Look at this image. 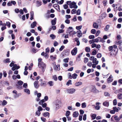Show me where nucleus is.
<instances>
[{
	"mask_svg": "<svg viewBox=\"0 0 122 122\" xmlns=\"http://www.w3.org/2000/svg\"><path fill=\"white\" fill-rule=\"evenodd\" d=\"M38 66L39 68H42V70L44 72V71L46 66V65L43 62H41V63H39V64H38Z\"/></svg>",
	"mask_w": 122,
	"mask_h": 122,
	"instance_id": "obj_1",
	"label": "nucleus"
},
{
	"mask_svg": "<svg viewBox=\"0 0 122 122\" xmlns=\"http://www.w3.org/2000/svg\"><path fill=\"white\" fill-rule=\"evenodd\" d=\"M99 26H101V25L99 24L97 22H94L93 23V27L94 28L97 29L98 28Z\"/></svg>",
	"mask_w": 122,
	"mask_h": 122,
	"instance_id": "obj_2",
	"label": "nucleus"
},
{
	"mask_svg": "<svg viewBox=\"0 0 122 122\" xmlns=\"http://www.w3.org/2000/svg\"><path fill=\"white\" fill-rule=\"evenodd\" d=\"M116 44L117 45H119V49L122 51V42L121 41H119L116 42Z\"/></svg>",
	"mask_w": 122,
	"mask_h": 122,
	"instance_id": "obj_3",
	"label": "nucleus"
},
{
	"mask_svg": "<svg viewBox=\"0 0 122 122\" xmlns=\"http://www.w3.org/2000/svg\"><path fill=\"white\" fill-rule=\"evenodd\" d=\"M75 89L73 88L68 89L67 90V93L70 94L73 93L75 92Z\"/></svg>",
	"mask_w": 122,
	"mask_h": 122,
	"instance_id": "obj_4",
	"label": "nucleus"
},
{
	"mask_svg": "<svg viewBox=\"0 0 122 122\" xmlns=\"http://www.w3.org/2000/svg\"><path fill=\"white\" fill-rule=\"evenodd\" d=\"M70 8H74L75 9H76L77 8V6L76 5V3L74 2H72L71 5H70Z\"/></svg>",
	"mask_w": 122,
	"mask_h": 122,
	"instance_id": "obj_5",
	"label": "nucleus"
},
{
	"mask_svg": "<svg viewBox=\"0 0 122 122\" xmlns=\"http://www.w3.org/2000/svg\"><path fill=\"white\" fill-rule=\"evenodd\" d=\"M77 52V48L76 47H75L71 51V53L72 55H75L76 54Z\"/></svg>",
	"mask_w": 122,
	"mask_h": 122,
	"instance_id": "obj_6",
	"label": "nucleus"
},
{
	"mask_svg": "<svg viewBox=\"0 0 122 122\" xmlns=\"http://www.w3.org/2000/svg\"><path fill=\"white\" fill-rule=\"evenodd\" d=\"M18 83L19 86H18V85H17V87L19 89L22 88V86L21 85L23 83V82L20 80L19 81H18Z\"/></svg>",
	"mask_w": 122,
	"mask_h": 122,
	"instance_id": "obj_7",
	"label": "nucleus"
},
{
	"mask_svg": "<svg viewBox=\"0 0 122 122\" xmlns=\"http://www.w3.org/2000/svg\"><path fill=\"white\" fill-rule=\"evenodd\" d=\"M73 30V28L71 27H69L68 29V32L69 33L70 35H72V32Z\"/></svg>",
	"mask_w": 122,
	"mask_h": 122,
	"instance_id": "obj_8",
	"label": "nucleus"
},
{
	"mask_svg": "<svg viewBox=\"0 0 122 122\" xmlns=\"http://www.w3.org/2000/svg\"><path fill=\"white\" fill-rule=\"evenodd\" d=\"M79 114L78 112L75 111L73 113L72 116L73 117H76L79 115Z\"/></svg>",
	"mask_w": 122,
	"mask_h": 122,
	"instance_id": "obj_9",
	"label": "nucleus"
},
{
	"mask_svg": "<svg viewBox=\"0 0 122 122\" xmlns=\"http://www.w3.org/2000/svg\"><path fill=\"white\" fill-rule=\"evenodd\" d=\"M42 5V2L41 1H36V6L37 7H39Z\"/></svg>",
	"mask_w": 122,
	"mask_h": 122,
	"instance_id": "obj_10",
	"label": "nucleus"
},
{
	"mask_svg": "<svg viewBox=\"0 0 122 122\" xmlns=\"http://www.w3.org/2000/svg\"><path fill=\"white\" fill-rule=\"evenodd\" d=\"M112 78V77L111 75L110 76L109 78L107 79V81L108 83H110L113 81V79Z\"/></svg>",
	"mask_w": 122,
	"mask_h": 122,
	"instance_id": "obj_11",
	"label": "nucleus"
},
{
	"mask_svg": "<svg viewBox=\"0 0 122 122\" xmlns=\"http://www.w3.org/2000/svg\"><path fill=\"white\" fill-rule=\"evenodd\" d=\"M38 81H35L34 83V85L35 88H38L39 87V85L38 84Z\"/></svg>",
	"mask_w": 122,
	"mask_h": 122,
	"instance_id": "obj_12",
	"label": "nucleus"
},
{
	"mask_svg": "<svg viewBox=\"0 0 122 122\" xmlns=\"http://www.w3.org/2000/svg\"><path fill=\"white\" fill-rule=\"evenodd\" d=\"M77 32L78 33L77 35L78 37H81L82 35V33L81 30H79L77 31Z\"/></svg>",
	"mask_w": 122,
	"mask_h": 122,
	"instance_id": "obj_13",
	"label": "nucleus"
},
{
	"mask_svg": "<svg viewBox=\"0 0 122 122\" xmlns=\"http://www.w3.org/2000/svg\"><path fill=\"white\" fill-rule=\"evenodd\" d=\"M100 104V103L99 102H97L96 103V106L95 107V108L97 110H99L100 109V107L99 105Z\"/></svg>",
	"mask_w": 122,
	"mask_h": 122,
	"instance_id": "obj_14",
	"label": "nucleus"
},
{
	"mask_svg": "<svg viewBox=\"0 0 122 122\" xmlns=\"http://www.w3.org/2000/svg\"><path fill=\"white\" fill-rule=\"evenodd\" d=\"M114 117L115 120L116 121H119V117L117 116H112L111 118V119L112 120V119L113 117Z\"/></svg>",
	"mask_w": 122,
	"mask_h": 122,
	"instance_id": "obj_15",
	"label": "nucleus"
},
{
	"mask_svg": "<svg viewBox=\"0 0 122 122\" xmlns=\"http://www.w3.org/2000/svg\"><path fill=\"white\" fill-rule=\"evenodd\" d=\"M56 19L55 18L53 20L51 21V23L52 25H54L56 24Z\"/></svg>",
	"mask_w": 122,
	"mask_h": 122,
	"instance_id": "obj_16",
	"label": "nucleus"
},
{
	"mask_svg": "<svg viewBox=\"0 0 122 122\" xmlns=\"http://www.w3.org/2000/svg\"><path fill=\"white\" fill-rule=\"evenodd\" d=\"M36 23L35 21L34 22L32 23L31 25V27L32 28H34L35 26H36Z\"/></svg>",
	"mask_w": 122,
	"mask_h": 122,
	"instance_id": "obj_17",
	"label": "nucleus"
},
{
	"mask_svg": "<svg viewBox=\"0 0 122 122\" xmlns=\"http://www.w3.org/2000/svg\"><path fill=\"white\" fill-rule=\"evenodd\" d=\"M103 105L107 107H108L109 105V102L107 101H106L104 102L103 103Z\"/></svg>",
	"mask_w": 122,
	"mask_h": 122,
	"instance_id": "obj_18",
	"label": "nucleus"
},
{
	"mask_svg": "<svg viewBox=\"0 0 122 122\" xmlns=\"http://www.w3.org/2000/svg\"><path fill=\"white\" fill-rule=\"evenodd\" d=\"M115 50L113 49V50L111 52V55H115L117 54V51H115Z\"/></svg>",
	"mask_w": 122,
	"mask_h": 122,
	"instance_id": "obj_19",
	"label": "nucleus"
},
{
	"mask_svg": "<svg viewBox=\"0 0 122 122\" xmlns=\"http://www.w3.org/2000/svg\"><path fill=\"white\" fill-rule=\"evenodd\" d=\"M82 82L81 81L78 82H76L75 84L76 86H78L82 85Z\"/></svg>",
	"mask_w": 122,
	"mask_h": 122,
	"instance_id": "obj_20",
	"label": "nucleus"
},
{
	"mask_svg": "<svg viewBox=\"0 0 122 122\" xmlns=\"http://www.w3.org/2000/svg\"><path fill=\"white\" fill-rule=\"evenodd\" d=\"M97 91L95 87L94 86H93L92 87L91 89V91L93 92L94 93L96 92V91Z\"/></svg>",
	"mask_w": 122,
	"mask_h": 122,
	"instance_id": "obj_21",
	"label": "nucleus"
},
{
	"mask_svg": "<svg viewBox=\"0 0 122 122\" xmlns=\"http://www.w3.org/2000/svg\"><path fill=\"white\" fill-rule=\"evenodd\" d=\"M43 115L45 117H46L47 116L48 117H49V114L48 112H45L43 114Z\"/></svg>",
	"mask_w": 122,
	"mask_h": 122,
	"instance_id": "obj_22",
	"label": "nucleus"
},
{
	"mask_svg": "<svg viewBox=\"0 0 122 122\" xmlns=\"http://www.w3.org/2000/svg\"><path fill=\"white\" fill-rule=\"evenodd\" d=\"M3 62L5 63H6L8 62H10V59L9 58H7L4 60L3 61Z\"/></svg>",
	"mask_w": 122,
	"mask_h": 122,
	"instance_id": "obj_23",
	"label": "nucleus"
},
{
	"mask_svg": "<svg viewBox=\"0 0 122 122\" xmlns=\"http://www.w3.org/2000/svg\"><path fill=\"white\" fill-rule=\"evenodd\" d=\"M117 98L120 99H122V94L120 93L118 94L117 96Z\"/></svg>",
	"mask_w": 122,
	"mask_h": 122,
	"instance_id": "obj_24",
	"label": "nucleus"
},
{
	"mask_svg": "<svg viewBox=\"0 0 122 122\" xmlns=\"http://www.w3.org/2000/svg\"><path fill=\"white\" fill-rule=\"evenodd\" d=\"M78 76V75L75 73H74L72 75V78L73 79H75Z\"/></svg>",
	"mask_w": 122,
	"mask_h": 122,
	"instance_id": "obj_25",
	"label": "nucleus"
},
{
	"mask_svg": "<svg viewBox=\"0 0 122 122\" xmlns=\"http://www.w3.org/2000/svg\"><path fill=\"white\" fill-rule=\"evenodd\" d=\"M24 92L28 94H30V91L28 89H25L24 90Z\"/></svg>",
	"mask_w": 122,
	"mask_h": 122,
	"instance_id": "obj_26",
	"label": "nucleus"
},
{
	"mask_svg": "<svg viewBox=\"0 0 122 122\" xmlns=\"http://www.w3.org/2000/svg\"><path fill=\"white\" fill-rule=\"evenodd\" d=\"M48 84L50 86H52L54 85V82L52 81H50L48 82Z\"/></svg>",
	"mask_w": 122,
	"mask_h": 122,
	"instance_id": "obj_27",
	"label": "nucleus"
},
{
	"mask_svg": "<svg viewBox=\"0 0 122 122\" xmlns=\"http://www.w3.org/2000/svg\"><path fill=\"white\" fill-rule=\"evenodd\" d=\"M60 107V106L57 103L55 105V109L56 110L58 109Z\"/></svg>",
	"mask_w": 122,
	"mask_h": 122,
	"instance_id": "obj_28",
	"label": "nucleus"
},
{
	"mask_svg": "<svg viewBox=\"0 0 122 122\" xmlns=\"http://www.w3.org/2000/svg\"><path fill=\"white\" fill-rule=\"evenodd\" d=\"M81 107L83 108H85L86 107V103L85 102H84L82 103L81 104Z\"/></svg>",
	"mask_w": 122,
	"mask_h": 122,
	"instance_id": "obj_29",
	"label": "nucleus"
},
{
	"mask_svg": "<svg viewBox=\"0 0 122 122\" xmlns=\"http://www.w3.org/2000/svg\"><path fill=\"white\" fill-rule=\"evenodd\" d=\"M72 84L71 80H70L67 82L66 85L67 86H69L70 85H71Z\"/></svg>",
	"mask_w": 122,
	"mask_h": 122,
	"instance_id": "obj_30",
	"label": "nucleus"
},
{
	"mask_svg": "<svg viewBox=\"0 0 122 122\" xmlns=\"http://www.w3.org/2000/svg\"><path fill=\"white\" fill-rule=\"evenodd\" d=\"M70 114V112L69 111H66V117H67L68 116H69V115Z\"/></svg>",
	"mask_w": 122,
	"mask_h": 122,
	"instance_id": "obj_31",
	"label": "nucleus"
},
{
	"mask_svg": "<svg viewBox=\"0 0 122 122\" xmlns=\"http://www.w3.org/2000/svg\"><path fill=\"white\" fill-rule=\"evenodd\" d=\"M85 50L86 52H89L90 51V48L88 47H86L85 48Z\"/></svg>",
	"mask_w": 122,
	"mask_h": 122,
	"instance_id": "obj_32",
	"label": "nucleus"
},
{
	"mask_svg": "<svg viewBox=\"0 0 122 122\" xmlns=\"http://www.w3.org/2000/svg\"><path fill=\"white\" fill-rule=\"evenodd\" d=\"M7 103V102L5 100H4L2 102V104L3 106L6 105Z\"/></svg>",
	"mask_w": 122,
	"mask_h": 122,
	"instance_id": "obj_33",
	"label": "nucleus"
},
{
	"mask_svg": "<svg viewBox=\"0 0 122 122\" xmlns=\"http://www.w3.org/2000/svg\"><path fill=\"white\" fill-rule=\"evenodd\" d=\"M113 109L115 112H117L119 111L118 109L116 107H114L113 108Z\"/></svg>",
	"mask_w": 122,
	"mask_h": 122,
	"instance_id": "obj_34",
	"label": "nucleus"
},
{
	"mask_svg": "<svg viewBox=\"0 0 122 122\" xmlns=\"http://www.w3.org/2000/svg\"><path fill=\"white\" fill-rule=\"evenodd\" d=\"M76 10L75 9H73L71 11V13L72 14H75L76 13Z\"/></svg>",
	"mask_w": 122,
	"mask_h": 122,
	"instance_id": "obj_35",
	"label": "nucleus"
},
{
	"mask_svg": "<svg viewBox=\"0 0 122 122\" xmlns=\"http://www.w3.org/2000/svg\"><path fill=\"white\" fill-rule=\"evenodd\" d=\"M100 37H97V38L94 39L95 41V42H100Z\"/></svg>",
	"mask_w": 122,
	"mask_h": 122,
	"instance_id": "obj_36",
	"label": "nucleus"
},
{
	"mask_svg": "<svg viewBox=\"0 0 122 122\" xmlns=\"http://www.w3.org/2000/svg\"><path fill=\"white\" fill-rule=\"evenodd\" d=\"M60 65H58L56 66V67L55 68V69L59 71L60 69Z\"/></svg>",
	"mask_w": 122,
	"mask_h": 122,
	"instance_id": "obj_37",
	"label": "nucleus"
},
{
	"mask_svg": "<svg viewBox=\"0 0 122 122\" xmlns=\"http://www.w3.org/2000/svg\"><path fill=\"white\" fill-rule=\"evenodd\" d=\"M69 59V58H65L63 59V61L65 63H67L68 62V61Z\"/></svg>",
	"mask_w": 122,
	"mask_h": 122,
	"instance_id": "obj_38",
	"label": "nucleus"
},
{
	"mask_svg": "<svg viewBox=\"0 0 122 122\" xmlns=\"http://www.w3.org/2000/svg\"><path fill=\"white\" fill-rule=\"evenodd\" d=\"M109 25H106L105 27L104 28V30H105L106 31H107L109 28Z\"/></svg>",
	"mask_w": 122,
	"mask_h": 122,
	"instance_id": "obj_39",
	"label": "nucleus"
},
{
	"mask_svg": "<svg viewBox=\"0 0 122 122\" xmlns=\"http://www.w3.org/2000/svg\"><path fill=\"white\" fill-rule=\"evenodd\" d=\"M45 102V100L44 99H43L41 100L39 102V104L40 105H41L42 104H43V103L44 102Z\"/></svg>",
	"mask_w": 122,
	"mask_h": 122,
	"instance_id": "obj_40",
	"label": "nucleus"
},
{
	"mask_svg": "<svg viewBox=\"0 0 122 122\" xmlns=\"http://www.w3.org/2000/svg\"><path fill=\"white\" fill-rule=\"evenodd\" d=\"M113 103L114 105H116L117 104V100L116 99H115L113 101Z\"/></svg>",
	"mask_w": 122,
	"mask_h": 122,
	"instance_id": "obj_41",
	"label": "nucleus"
},
{
	"mask_svg": "<svg viewBox=\"0 0 122 122\" xmlns=\"http://www.w3.org/2000/svg\"><path fill=\"white\" fill-rule=\"evenodd\" d=\"M96 116V114H93L91 115V117L92 119H95Z\"/></svg>",
	"mask_w": 122,
	"mask_h": 122,
	"instance_id": "obj_42",
	"label": "nucleus"
},
{
	"mask_svg": "<svg viewBox=\"0 0 122 122\" xmlns=\"http://www.w3.org/2000/svg\"><path fill=\"white\" fill-rule=\"evenodd\" d=\"M53 79L54 80L56 81L57 80V77L56 75L53 76L52 77Z\"/></svg>",
	"mask_w": 122,
	"mask_h": 122,
	"instance_id": "obj_43",
	"label": "nucleus"
},
{
	"mask_svg": "<svg viewBox=\"0 0 122 122\" xmlns=\"http://www.w3.org/2000/svg\"><path fill=\"white\" fill-rule=\"evenodd\" d=\"M96 32V30L95 29H92L91 30V32L93 34H95Z\"/></svg>",
	"mask_w": 122,
	"mask_h": 122,
	"instance_id": "obj_44",
	"label": "nucleus"
},
{
	"mask_svg": "<svg viewBox=\"0 0 122 122\" xmlns=\"http://www.w3.org/2000/svg\"><path fill=\"white\" fill-rule=\"evenodd\" d=\"M104 95L105 96L107 97H109L110 95L109 94L108 92H104Z\"/></svg>",
	"mask_w": 122,
	"mask_h": 122,
	"instance_id": "obj_45",
	"label": "nucleus"
},
{
	"mask_svg": "<svg viewBox=\"0 0 122 122\" xmlns=\"http://www.w3.org/2000/svg\"><path fill=\"white\" fill-rule=\"evenodd\" d=\"M97 51L96 50H94L93 51L92 53V54L93 55H96Z\"/></svg>",
	"mask_w": 122,
	"mask_h": 122,
	"instance_id": "obj_46",
	"label": "nucleus"
},
{
	"mask_svg": "<svg viewBox=\"0 0 122 122\" xmlns=\"http://www.w3.org/2000/svg\"><path fill=\"white\" fill-rule=\"evenodd\" d=\"M50 58L52 61L56 59L55 57H54L52 56H50Z\"/></svg>",
	"mask_w": 122,
	"mask_h": 122,
	"instance_id": "obj_47",
	"label": "nucleus"
},
{
	"mask_svg": "<svg viewBox=\"0 0 122 122\" xmlns=\"http://www.w3.org/2000/svg\"><path fill=\"white\" fill-rule=\"evenodd\" d=\"M100 33V31L99 30H98L96 32V36H98L99 35V34Z\"/></svg>",
	"mask_w": 122,
	"mask_h": 122,
	"instance_id": "obj_48",
	"label": "nucleus"
},
{
	"mask_svg": "<svg viewBox=\"0 0 122 122\" xmlns=\"http://www.w3.org/2000/svg\"><path fill=\"white\" fill-rule=\"evenodd\" d=\"M88 61V58H84V61L85 63H86Z\"/></svg>",
	"mask_w": 122,
	"mask_h": 122,
	"instance_id": "obj_49",
	"label": "nucleus"
},
{
	"mask_svg": "<svg viewBox=\"0 0 122 122\" xmlns=\"http://www.w3.org/2000/svg\"><path fill=\"white\" fill-rule=\"evenodd\" d=\"M65 22L66 23L68 24L70 23V21L68 19H66L65 20Z\"/></svg>",
	"mask_w": 122,
	"mask_h": 122,
	"instance_id": "obj_50",
	"label": "nucleus"
},
{
	"mask_svg": "<svg viewBox=\"0 0 122 122\" xmlns=\"http://www.w3.org/2000/svg\"><path fill=\"white\" fill-rule=\"evenodd\" d=\"M89 38L90 39H93L95 38V36L94 35H90L89 36Z\"/></svg>",
	"mask_w": 122,
	"mask_h": 122,
	"instance_id": "obj_51",
	"label": "nucleus"
},
{
	"mask_svg": "<svg viewBox=\"0 0 122 122\" xmlns=\"http://www.w3.org/2000/svg\"><path fill=\"white\" fill-rule=\"evenodd\" d=\"M82 116H83V115L81 114V115H80L79 117V119L80 121H81L82 120Z\"/></svg>",
	"mask_w": 122,
	"mask_h": 122,
	"instance_id": "obj_52",
	"label": "nucleus"
},
{
	"mask_svg": "<svg viewBox=\"0 0 122 122\" xmlns=\"http://www.w3.org/2000/svg\"><path fill=\"white\" fill-rule=\"evenodd\" d=\"M102 54L100 53H99L97 55V57L98 58H101L102 57Z\"/></svg>",
	"mask_w": 122,
	"mask_h": 122,
	"instance_id": "obj_53",
	"label": "nucleus"
},
{
	"mask_svg": "<svg viewBox=\"0 0 122 122\" xmlns=\"http://www.w3.org/2000/svg\"><path fill=\"white\" fill-rule=\"evenodd\" d=\"M92 65V63L91 62L89 61L87 64V65L88 66L90 67H91Z\"/></svg>",
	"mask_w": 122,
	"mask_h": 122,
	"instance_id": "obj_54",
	"label": "nucleus"
},
{
	"mask_svg": "<svg viewBox=\"0 0 122 122\" xmlns=\"http://www.w3.org/2000/svg\"><path fill=\"white\" fill-rule=\"evenodd\" d=\"M82 27V26L81 25L78 26H76V28L77 30H79L81 29Z\"/></svg>",
	"mask_w": 122,
	"mask_h": 122,
	"instance_id": "obj_55",
	"label": "nucleus"
},
{
	"mask_svg": "<svg viewBox=\"0 0 122 122\" xmlns=\"http://www.w3.org/2000/svg\"><path fill=\"white\" fill-rule=\"evenodd\" d=\"M44 56L46 59H47L49 57L48 54L47 53H45Z\"/></svg>",
	"mask_w": 122,
	"mask_h": 122,
	"instance_id": "obj_56",
	"label": "nucleus"
},
{
	"mask_svg": "<svg viewBox=\"0 0 122 122\" xmlns=\"http://www.w3.org/2000/svg\"><path fill=\"white\" fill-rule=\"evenodd\" d=\"M81 14V10L80 9H78L77 10L76 12V14L77 15H79L80 14Z\"/></svg>",
	"mask_w": 122,
	"mask_h": 122,
	"instance_id": "obj_57",
	"label": "nucleus"
},
{
	"mask_svg": "<svg viewBox=\"0 0 122 122\" xmlns=\"http://www.w3.org/2000/svg\"><path fill=\"white\" fill-rule=\"evenodd\" d=\"M43 109L42 107L40 106H39L38 108V111H42Z\"/></svg>",
	"mask_w": 122,
	"mask_h": 122,
	"instance_id": "obj_58",
	"label": "nucleus"
},
{
	"mask_svg": "<svg viewBox=\"0 0 122 122\" xmlns=\"http://www.w3.org/2000/svg\"><path fill=\"white\" fill-rule=\"evenodd\" d=\"M23 87L25 88H27V84L26 83H24L23 85Z\"/></svg>",
	"mask_w": 122,
	"mask_h": 122,
	"instance_id": "obj_59",
	"label": "nucleus"
},
{
	"mask_svg": "<svg viewBox=\"0 0 122 122\" xmlns=\"http://www.w3.org/2000/svg\"><path fill=\"white\" fill-rule=\"evenodd\" d=\"M64 31V30L62 29H59L58 31V33H63Z\"/></svg>",
	"mask_w": 122,
	"mask_h": 122,
	"instance_id": "obj_60",
	"label": "nucleus"
},
{
	"mask_svg": "<svg viewBox=\"0 0 122 122\" xmlns=\"http://www.w3.org/2000/svg\"><path fill=\"white\" fill-rule=\"evenodd\" d=\"M6 25L9 28L10 27V23L9 22H6Z\"/></svg>",
	"mask_w": 122,
	"mask_h": 122,
	"instance_id": "obj_61",
	"label": "nucleus"
},
{
	"mask_svg": "<svg viewBox=\"0 0 122 122\" xmlns=\"http://www.w3.org/2000/svg\"><path fill=\"white\" fill-rule=\"evenodd\" d=\"M81 104L78 102H77L76 104V106L77 107H79L80 106Z\"/></svg>",
	"mask_w": 122,
	"mask_h": 122,
	"instance_id": "obj_62",
	"label": "nucleus"
},
{
	"mask_svg": "<svg viewBox=\"0 0 122 122\" xmlns=\"http://www.w3.org/2000/svg\"><path fill=\"white\" fill-rule=\"evenodd\" d=\"M15 12L16 13H18L20 11L19 9L18 8H15Z\"/></svg>",
	"mask_w": 122,
	"mask_h": 122,
	"instance_id": "obj_63",
	"label": "nucleus"
},
{
	"mask_svg": "<svg viewBox=\"0 0 122 122\" xmlns=\"http://www.w3.org/2000/svg\"><path fill=\"white\" fill-rule=\"evenodd\" d=\"M63 6L65 9H66L68 8V6L66 4H65Z\"/></svg>",
	"mask_w": 122,
	"mask_h": 122,
	"instance_id": "obj_64",
	"label": "nucleus"
}]
</instances>
